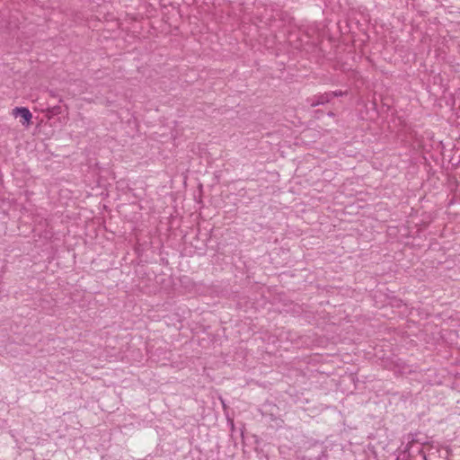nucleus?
<instances>
[{"label": "nucleus", "mask_w": 460, "mask_h": 460, "mask_svg": "<svg viewBox=\"0 0 460 460\" xmlns=\"http://www.w3.org/2000/svg\"><path fill=\"white\" fill-rule=\"evenodd\" d=\"M13 115L14 117L21 116L23 119V125H29L32 115L28 108L25 107H16L13 110Z\"/></svg>", "instance_id": "nucleus-1"}, {"label": "nucleus", "mask_w": 460, "mask_h": 460, "mask_svg": "<svg viewBox=\"0 0 460 460\" xmlns=\"http://www.w3.org/2000/svg\"><path fill=\"white\" fill-rule=\"evenodd\" d=\"M329 101H330V99H329L328 95H322V96L318 97V99L316 101H314L311 103V106L316 107L318 105L324 104V103L328 102Z\"/></svg>", "instance_id": "nucleus-2"}, {"label": "nucleus", "mask_w": 460, "mask_h": 460, "mask_svg": "<svg viewBox=\"0 0 460 460\" xmlns=\"http://www.w3.org/2000/svg\"><path fill=\"white\" fill-rule=\"evenodd\" d=\"M334 95H336V96L341 95V92H335Z\"/></svg>", "instance_id": "nucleus-3"}]
</instances>
